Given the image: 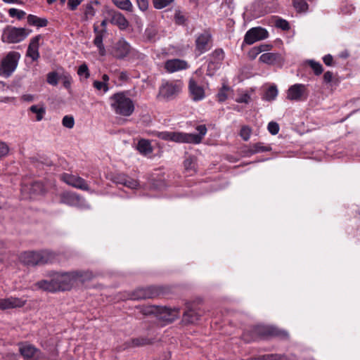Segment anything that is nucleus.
Returning a JSON list of instances; mask_svg holds the SVG:
<instances>
[{
	"instance_id": "f257e3e1",
	"label": "nucleus",
	"mask_w": 360,
	"mask_h": 360,
	"mask_svg": "<svg viewBox=\"0 0 360 360\" xmlns=\"http://www.w3.org/2000/svg\"><path fill=\"white\" fill-rule=\"evenodd\" d=\"M196 130L198 134L185 133L181 131H157L155 136L164 141H173L179 143H200L207 133V127L205 124L197 126Z\"/></svg>"
},
{
	"instance_id": "f03ea898",
	"label": "nucleus",
	"mask_w": 360,
	"mask_h": 360,
	"mask_svg": "<svg viewBox=\"0 0 360 360\" xmlns=\"http://www.w3.org/2000/svg\"><path fill=\"white\" fill-rule=\"evenodd\" d=\"M110 107L116 115L129 117L135 110L134 101L125 92H118L110 97Z\"/></svg>"
},
{
	"instance_id": "7ed1b4c3",
	"label": "nucleus",
	"mask_w": 360,
	"mask_h": 360,
	"mask_svg": "<svg viewBox=\"0 0 360 360\" xmlns=\"http://www.w3.org/2000/svg\"><path fill=\"white\" fill-rule=\"evenodd\" d=\"M145 315L155 314L156 317L165 324L170 323L177 319L180 314L179 308H168L167 307L149 306L142 310Z\"/></svg>"
},
{
	"instance_id": "20e7f679",
	"label": "nucleus",
	"mask_w": 360,
	"mask_h": 360,
	"mask_svg": "<svg viewBox=\"0 0 360 360\" xmlns=\"http://www.w3.org/2000/svg\"><path fill=\"white\" fill-rule=\"evenodd\" d=\"M53 259V253L48 250L25 252L20 257L21 262L27 266H32L50 263Z\"/></svg>"
},
{
	"instance_id": "39448f33",
	"label": "nucleus",
	"mask_w": 360,
	"mask_h": 360,
	"mask_svg": "<svg viewBox=\"0 0 360 360\" xmlns=\"http://www.w3.org/2000/svg\"><path fill=\"white\" fill-rule=\"evenodd\" d=\"M251 333L252 334L251 338L252 340H256L258 338H266L269 337H278L282 339L288 338V332L270 326H256L252 328Z\"/></svg>"
},
{
	"instance_id": "423d86ee",
	"label": "nucleus",
	"mask_w": 360,
	"mask_h": 360,
	"mask_svg": "<svg viewBox=\"0 0 360 360\" xmlns=\"http://www.w3.org/2000/svg\"><path fill=\"white\" fill-rule=\"evenodd\" d=\"M20 54L16 51H10L1 60L0 64V75L9 77L15 70Z\"/></svg>"
},
{
	"instance_id": "0eeeda50",
	"label": "nucleus",
	"mask_w": 360,
	"mask_h": 360,
	"mask_svg": "<svg viewBox=\"0 0 360 360\" xmlns=\"http://www.w3.org/2000/svg\"><path fill=\"white\" fill-rule=\"evenodd\" d=\"M165 290L162 286L140 288L132 292L130 298L134 300L152 299L165 295Z\"/></svg>"
},
{
	"instance_id": "6e6552de",
	"label": "nucleus",
	"mask_w": 360,
	"mask_h": 360,
	"mask_svg": "<svg viewBox=\"0 0 360 360\" xmlns=\"http://www.w3.org/2000/svg\"><path fill=\"white\" fill-rule=\"evenodd\" d=\"M25 28L8 27L4 30L2 41L7 43H18L24 40L30 34Z\"/></svg>"
},
{
	"instance_id": "1a4fd4ad",
	"label": "nucleus",
	"mask_w": 360,
	"mask_h": 360,
	"mask_svg": "<svg viewBox=\"0 0 360 360\" xmlns=\"http://www.w3.org/2000/svg\"><path fill=\"white\" fill-rule=\"evenodd\" d=\"M34 286L37 289L50 292L60 291L58 272H51L49 274L46 278L37 281L34 284Z\"/></svg>"
},
{
	"instance_id": "9d476101",
	"label": "nucleus",
	"mask_w": 360,
	"mask_h": 360,
	"mask_svg": "<svg viewBox=\"0 0 360 360\" xmlns=\"http://www.w3.org/2000/svg\"><path fill=\"white\" fill-rule=\"evenodd\" d=\"M180 83L167 82L161 85L158 97L166 101L174 99L181 91Z\"/></svg>"
},
{
	"instance_id": "9b49d317",
	"label": "nucleus",
	"mask_w": 360,
	"mask_h": 360,
	"mask_svg": "<svg viewBox=\"0 0 360 360\" xmlns=\"http://www.w3.org/2000/svg\"><path fill=\"white\" fill-rule=\"evenodd\" d=\"M268 37L269 32L266 29L261 27H252L245 33L242 47L245 44H253L256 41L266 39Z\"/></svg>"
},
{
	"instance_id": "f8f14e48",
	"label": "nucleus",
	"mask_w": 360,
	"mask_h": 360,
	"mask_svg": "<svg viewBox=\"0 0 360 360\" xmlns=\"http://www.w3.org/2000/svg\"><path fill=\"white\" fill-rule=\"evenodd\" d=\"M308 97L307 86L302 84H295L289 87L287 91V99L293 101H304Z\"/></svg>"
},
{
	"instance_id": "ddd939ff",
	"label": "nucleus",
	"mask_w": 360,
	"mask_h": 360,
	"mask_svg": "<svg viewBox=\"0 0 360 360\" xmlns=\"http://www.w3.org/2000/svg\"><path fill=\"white\" fill-rule=\"evenodd\" d=\"M212 46V35L207 32H204L199 34L195 39V51L198 55H201L206 51H209Z\"/></svg>"
},
{
	"instance_id": "4468645a",
	"label": "nucleus",
	"mask_w": 360,
	"mask_h": 360,
	"mask_svg": "<svg viewBox=\"0 0 360 360\" xmlns=\"http://www.w3.org/2000/svg\"><path fill=\"white\" fill-rule=\"evenodd\" d=\"M19 352L26 360H39L42 357L40 349L27 342L19 345Z\"/></svg>"
},
{
	"instance_id": "2eb2a0df",
	"label": "nucleus",
	"mask_w": 360,
	"mask_h": 360,
	"mask_svg": "<svg viewBox=\"0 0 360 360\" xmlns=\"http://www.w3.org/2000/svg\"><path fill=\"white\" fill-rule=\"evenodd\" d=\"M60 179L67 184L83 191H89V186L86 181L82 177L68 173H63L60 175Z\"/></svg>"
},
{
	"instance_id": "dca6fc26",
	"label": "nucleus",
	"mask_w": 360,
	"mask_h": 360,
	"mask_svg": "<svg viewBox=\"0 0 360 360\" xmlns=\"http://www.w3.org/2000/svg\"><path fill=\"white\" fill-rule=\"evenodd\" d=\"M131 51L130 44L124 39H119L114 46L113 54L117 59H124Z\"/></svg>"
},
{
	"instance_id": "f3484780",
	"label": "nucleus",
	"mask_w": 360,
	"mask_h": 360,
	"mask_svg": "<svg viewBox=\"0 0 360 360\" xmlns=\"http://www.w3.org/2000/svg\"><path fill=\"white\" fill-rule=\"evenodd\" d=\"M188 90L191 98L194 101H201L205 96L203 87L199 85L193 78L189 79Z\"/></svg>"
},
{
	"instance_id": "a211bd4d",
	"label": "nucleus",
	"mask_w": 360,
	"mask_h": 360,
	"mask_svg": "<svg viewBox=\"0 0 360 360\" xmlns=\"http://www.w3.org/2000/svg\"><path fill=\"white\" fill-rule=\"evenodd\" d=\"M60 291L70 290L75 283L73 271L58 272Z\"/></svg>"
},
{
	"instance_id": "6ab92c4d",
	"label": "nucleus",
	"mask_w": 360,
	"mask_h": 360,
	"mask_svg": "<svg viewBox=\"0 0 360 360\" xmlns=\"http://www.w3.org/2000/svg\"><path fill=\"white\" fill-rule=\"evenodd\" d=\"M165 69L169 73H173L177 71L186 70L189 65L188 63L181 59H169L165 63Z\"/></svg>"
},
{
	"instance_id": "aec40b11",
	"label": "nucleus",
	"mask_w": 360,
	"mask_h": 360,
	"mask_svg": "<svg viewBox=\"0 0 360 360\" xmlns=\"http://www.w3.org/2000/svg\"><path fill=\"white\" fill-rule=\"evenodd\" d=\"M27 300L22 298L10 297L5 299H0V309L5 310L23 307Z\"/></svg>"
},
{
	"instance_id": "412c9836",
	"label": "nucleus",
	"mask_w": 360,
	"mask_h": 360,
	"mask_svg": "<svg viewBox=\"0 0 360 360\" xmlns=\"http://www.w3.org/2000/svg\"><path fill=\"white\" fill-rule=\"evenodd\" d=\"M109 15L110 17V22L117 26L120 30H124L129 27V22L122 13L111 11L109 12Z\"/></svg>"
},
{
	"instance_id": "4be33fe9",
	"label": "nucleus",
	"mask_w": 360,
	"mask_h": 360,
	"mask_svg": "<svg viewBox=\"0 0 360 360\" xmlns=\"http://www.w3.org/2000/svg\"><path fill=\"white\" fill-rule=\"evenodd\" d=\"M82 200L79 195L72 192H64L60 196V202L69 206L79 207Z\"/></svg>"
},
{
	"instance_id": "5701e85b",
	"label": "nucleus",
	"mask_w": 360,
	"mask_h": 360,
	"mask_svg": "<svg viewBox=\"0 0 360 360\" xmlns=\"http://www.w3.org/2000/svg\"><path fill=\"white\" fill-rule=\"evenodd\" d=\"M41 39V35L38 34L34 37L30 42L27 48L26 56L31 58L33 61L37 60L39 58V41Z\"/></svg>"
},
{
	"instance_id": "b1692460",
	"label": "nucleus",
	"mask_w": 360,
	"mask_h": 360,
	"mask_svg": "<svg viewBox=\"0 0 360 360\" xmlns=\"http://www.w3.org/2000/svg\"><path fill=\"white\" fill-rule=\"evenodd\" d=\"M271 147L269 146H264L262 143L259 142L250 145L248 150L245 151L247 156H250L255 153H264L271 151Z\"/></svg>"
},
{
	"instance_id": "393cba45",
	"label": "nucleus",
	"mask_w": 360,
	"mask_h": 360,
	"mask_svg": "<svg viewBox=\"0 0 360 360\" xmlns=\"http://www.w3.org/2000/svg\"><path fill=\"white\" fill-rule=\"evenodd\" d=\"M200 314L194 309H189L184 311L182 321L186 324L195 323L200 319Z\"/></svg>"
},
{
	"instance_id": "a878e982",
	"label": "nucleus",
	"mask_w": 360,
	"mask_h": 360,
	"mask_svg": "<svg viewBox=\"0 0 360 360\" xmlns=\"http://www.w3.org/2000/svg\"><path fill=\"white\" fill-rule=\"evenodd\" d=\"M152 341L146 337H139L132 338L129 341L125 342L124 345L126 348L142 347L148 345H150Z\"/></svg>"
},
{
	"instance_id": "bb28decb",
	"label": "nucleus",
	"mask_w": 360,
	"mask_h": 360,
	"mask_svg": "<svg viewBox=\"0 0 360 360\" xmlns=\"http://www.w3.org/2000/svg\"><path fill=\"white\" fill-rule=\"evenodd\" d=\"M75 283L79 282L84 283L86 281L91 280L94 277V274L89 271H72Z\"/></svg>"
},
{
	"instance_id": "cd10ccee",
	"label": "nucleus",
	"mask_w": 360,
	"mask_h": 360,
	"mask_svg": "<svg viewBox=\"0 0 360 360\" xmlns=\"http://www.w3.org/2000/svg\"><path fill=\"white\" fill-rule=\"evenodd\" d=\"M27 19V23L30 25L36 26L37 27H44L48 25V20L46 18H39L34 15H28Z\"/></svg>"
},
{
	"instance_id": "c85d7f7f",
	"label": "nucleus",
	"mask_w": 360,
	"mask_h": 360,
	"mask_svg": "<svg viewBox=\"0 0 360 360\" xmlns=\"http://www.w3.org/2000/svg\"><path fill=\"white\" fill-rule=\"evenodd\" d=\"M137 150L142 155H146L153 152L150 142L146 139H141L137 144Z\"/></svg>"
},
{
	"instance_id": "c756f323",
	"label": "nucleus",
	"mask_w": 360,
	"mask_h": 360,
	"mask_svg": "<svg viewBox=\"0 0 360 360\" xmlns=\"http://www.w3.org/2000/svg\"><path fill=\"white\" fill-rule=\"evenodd\" d=\"M105 33L106 32L97 34L94 39V44L98 48L101 56H105L106 53L105 46L103 44V36Z\"/></svg>"
},
{
	"instance_id": "7c9ffc66",
	"label": "nucleus",
	"mask_w": 360,
	"mask_h": 360,
	"mask_svg": "<svg viewBox=\"0 0 360 360\" xmlns=\"http://www.w3.org/2000/svg\"><path fill=\"white\" fill-rule=\"evenodd\" d=\"M112 3L120 9L131 12L133 5L130 0H112Z\"/></svg>"
},
{
	"instance_id": "2f4dec72",
	"label": "nucleus",
	"mask_w": 360,
	"mask_h": 360,
	"mask_svg": "<svg viewBox=\"0 0 360 360\" xmlns=\"http://www.w3.org/2000/svg\"><path fill=\"white\" fill-rule=\"evenodd\" d=\"M184 166L188 172H191L190 174L196 172L195 158L193 156L186 158L184 162Z\"/></svg>"
},
{
	"instance_id": "473e14b6",
	"label": "nucleus",
	"mask_w": 360,
	"mask_h": 360,
	"mask_svg": "<svg viewBox=\"0 0 360 360\" xmlns=\"http://www.w3.org/2000/svg\"><path fill=\"white\" fill-rule=\"evenodd\" d=\"M278 95V89L276 86H271L265 91L263 99L271 101L274 100Z\"/></svg>"
},
{
	"instance_id": "72a5a7b5",
	"label": "nucleus",
	"mask_w": 360,
	"mask_h": 360,
	"mask_svg": "<svg viewBox=\"0 0 360 360\" xmlns=\"http://www.w3.org/2000/svg\"><path fill=\"white\" fill-rule=\"evenodd\" d=\"M158 34V30L154 25H149L144 32V36L148 41H154Z\"/></svg>"
},
{
	"instance_id": "f704fd0d",
	"label": "nucleus",
	"mask_w": 360,
	"mask_h": 360,
	"mask_svg": "<svg viewBox=\"0 0 360 360\" xmlns=\"http://www.w3.org/2000/svg\"><path fill=\"white\" fill-rule=\"evenodd\" d=\"M276 54L273 53H265L260 56L259 60L264 63L272 64L276 60Z\"/></svg>"
},
{
	"instance_id": "c9c22d12",
	"label": "nucleus",
	"mask_w": 360,
	"mask_h": 360,
	"mask_svg": "<svg viewBox=\"0 0 360 360\" xmlns=\"http://www.w3.org/2000/svg\"><path fill=\"white\" fill-rule=\"evenodd\" d=\"M30 110L32 112L35 113L37 115V121H41L43 119V117L46 112L45 108H44L43 106L39 108L36 105H32L30 108Z\"/></svg>"
},
{
	"instance_id": "e433bc0d",
	"label": "nucleus",
	"mask_w": 360,
	"mask_h": 360,
	"mask_svg": "<svg viewBox=\"0 0 360 360\" xmlns=\"http://www.w3.org/2000/svg\"><path fill=\"white\" fill-rule=\"evenodd\" d=\"M210 60H215L219 64L224 58V51L221 49H216L210 54Z\"/></svg>"
},
{
	"instance_id": "4c0bfd02",
	"label": "nucleus",
	"mask_w": 360,
	"mask_h": 360,
	"mask_svg": "<svg viewBox=\"0 0 360 360\" xmlns=\"http://www.w3.org/2000/svg\"><path fill=\"white\" fill-rule=\"evenodd\" d=\"M293 6L299 12L306 11L308 9V4L304 0H292Z\"/></svg>"
},
{
	"instance_id": "58836bf2",
	"label": "nucleus",
	"mask_w": 360,
	"mask_h": 360,
	"mask_svg": "<svg viewBox=\"0 0 360 360\" xmlns=\"http://www.w3.org/2000/svg\"><path fill=\"white\" fill-rule=\"evenodd\" d=\"M309 65L310 68L314 70V72L316 75H321L323 71L321 64L319 62L310 60H309Z\"/></svg>"
},
{
	"instance_id": "ea45409f",
	"label": "nucleus",
	"mask_w": 360,
	"mask_h": 360,
	"mask_svg": "<svg viewBox=\"0 0 360 360\" xmlns=\"http://www.w3.org/2000/svg\"><path fill=\"white\" fill-rule=\"evenodd\" d=\"M8 15L11 18H17L18 20H21L25 16L26 13L22 10L12 8L8 10Z\"/></svg>"
},
{
	"instance_id": "a19ab883",
	"label": "nucleus",
	"mask_w": 360,
	"mask_h": 360,
	"mask_svg": "<svg viewBox=\"0 0 360 360\" xmlns=\"http://www.w3.org/2000/svg\"><path fill=\"white\" fill-rule=\"evenodd\" d=\"M219 68V64L218 62L215 60H210L208 62L207 75L209 76H212L215 71Z\"/></svg>"
},
{
	"instance_id": "79ce46f5",
	"label": "nucleus",
	"mask_w": 360,
	"mask_h": 360,
	"mask_svg": "<svg viewBox=\"0 0 360 360\" xmlns=\"http://www.w3.org/2000/svg\"><path fill=\"white\" fill-rule=\"evenodd\" d=\"M44 190V185L39 181H35L31 184L30 191L34 194L42 193Z\"/></svg>"
},
{
	"instance_id": "37998d69",
	"label": "nucleus",
	"mask_w": 360,
	"mask_h": 360,
	"mask_svg": "<svg viewBox=\"0 0 360 360\" xmlns=\"http://www.w3.org/2000/svg\"><path fill=\"white\" fill-rule=\"evenodd\" d=\"M174 0H153V6L156 9H162L171 3H172Z\"/></svg>"
},
{
	"instance_id": "c03bdc74",
	"label": "nucleus",
	"mask_w": 360,
	"mask_h": 360,
	"mask_svg": "<svg viewBox=\"0 0 360 360\" xmlns=\"http://www.w3.org/2000/svg\"><path fill=\"white\" fill-rule=\"evenodd\" d=\"M63 125L68 129H72L75 125V120L74 117L71 115H65L63 117L62 120Z\"/></svg>"
},
{
	"instance_id": "a18cd8bd",
	"label": "nucleus",
	"mask_w": 360,
	"mask_h": 360,
	"mask_svg": "<svg viewBox=\"0 0 360 360\" xmlns=\"http://www.w3.org/2000/svg\"><path fill=\"white\" fill-rule=\"evenodd\" d=\"M46 81L49 84L56 86L58 83V76L57 72H51L48 73Z\"/></svg>"
},
{
	"instance_id": "49530a36",
	"label": "nucleus",
	"mask_w": 360,
	"mask_h": 360,
	"mask_svg": "<svg viewBox=\"0 0 360 360\" xmlns=\"http://www.w3.org/2000/svg\"><path fill=\"white\" fill-rule=\"evenodd\" d=\"M229 90V87L226 85H224L222 88L219 90V93L217 94V98L219 102H224L227 99L228 95L226 92Z\"/></svg>"
},
{
	"instance_id": "de8ad7c7",
	"label": "nucleus",
	"mask_w": 360,
	"mask_h": 360,
	"mask_svg": "<svg viewBox=\"0 0 360 360\" xmlns=\"http://www.w3.org/2000/svg\"><path fill=\"white\" fill-rule=\"evenodd\" d=\"M174 21L177 25H184L186 21V16L180 11H176L174 13Z\"/></svg>"
},
{
	"instance_id": "09e8293b",
	"label": "nucleus",
	"mask_w": 360,
	"mask_h": 360,
	"mask_svg": "<svg viewBox=\"0 0 360 360\" xmlns=\"http://www.w3.org/2000/svg\"><path fill=\"white\" fill-rule=\"evenodd\" d=\"M138 185L139 184L136 180L131 179L127 176H125V180L124 181L123 186L134 189L137 188Z\"/></svg>"
},
{
	"instance_id": "8fccbe9b",
	"label": "nucleus",
	"mask_w": 360,
	"mask_h": 360,
	"mask_svg": "<svg viewBox=\"0 0 360 360\" xmlns=\"http://www.w3.org/2000/svg\"><path fill=\"white\" fill-rule=\"evenodd\" d=\"M275 25L278 28H281L282 30H288L290 29L289 22L283 19L279 18L276 20Z\"/></svg>"
},
{
	"instance_id": "3c124183",
	"label": "nucleus",
	"mask_w": 360,
	"mask_h": 360,
	"mask_svg": "<svg viewBox=\"0 0 360 360\" xmlns=\"http://www.w3.org/2000/svg\"><path fill=\"white\" fill-rule=\"evenodd\" d=\"M251 134V129L248 126H243L240 131V136L244 141H248Z\"/></svg>"
},
{
	"instance_id": "603ef678",
	"label": "nucleus",
	"mask_w": 360,
	"mask_h": 360,
	"mask_svg": "<svg viewBox=\"0 0 360 360\" xmlns=\"http://www.w3.org/2000/svg\"><path fill=\"white\" fill-rule=\"evenodd\" d=\"M77 74L80 77L84 76L86 79L89 78V68H88V66L86 65V64L83 63L79 67L78 70H77Z\"/></svg>"
},
{
	"instance_id": "864d4df0",
	"label": "nucleus",
	"mask_w": 360,
	"mask_h": 360,
	"mask_svg": "<svg viewBox=\"0 0 360 360\" xmlns=\"http://www.w3.org/2000/svg\"><path fill=\"white\" fill-rule=\"evenodd\" d=\"M267 129L272 135H276L279 131V125L277 122H270L268 124Z\"/></svg>"
},
{
	"instance_id": "5fc2aeb1",
	"label": "nucleus",
	"mask_w": 360,
	"mask_h": 360,
	"mask_svg": "<svg viewBox=\"0 0 360 360\" xmlns=\"http://www.w3.org/2000/svg\"><path fill=\"white\" fill-rule=\"evenodd\" d=\"M264 360H288V359L282 355L278 354H266L263 355Z\"/></svg>"
},
{
	"instance_id": "6e6d98bb",
	"label": "nucleus",
	"mask_w": 360,
	"mask_h": 360,
	"mask_svg": "<svg viewBox=\"0 0 360 360\" xmlns=\"http://www.w3.org/2000/svg\"><path fill=\"white\" fill-rule=\"evenodd\" d=\"M94 87L98 90L103 89L104 92H107L109 89L108 85L107 83L100 82V81H94Z\"/></svg>"
},
{
	"instance_id": "4d7b16f0",
	"label": "nucleus",
	"mask_w": 360,
	"mask_h": 360,
	"mask_svg": "<svg viewBox=\"0 0 360 360\" xmlns=\"http://www.w3.org/2000/svg\"><path fill=\"white\" fill-rule=\"evenodd\" d=\"M125 174H117L113 175V176L112 177V181L115 184L123 185L124 181L125 180Z\"/></svg>"
},
{
	"instance_id": "13d9d810",
	"label": "nucleus",
	"mask_w": 360,
	"mask_h": 360,
	"mask_svg": "<svg viewBox=\"0 0 360 360\" xmlns=\"http://www.w3.org/2000/svg\"><path fill=\"white\" fill-rule=\"evenodd\" d=\"M63 86L66 89H70L72 83V77L69 75H64L62 77Z\"/></svg>"
},
{
	"instance_id": "bf43d9fd",
	"label": "nucleus",
	"mask_w": 360,
	"mask_h": 360,
	"mask_svg": "<svg viewBox=\"0 0 360 360\" xmlns=\"http://www.w3.org/2000/svg\"><path fill=\"white\" fill-rule=\"evenodd\" d=\"M139 9L142 11H145L148 8V0H136Z\"/></svg>"
},
{
	"instance_id": "052dcab7",
	"label": "nucleus",
	"mask_w": 360,
	"mask_h": 360,
	"mask_svg": "<svg viewBox=\"0 0 360 360\" xmlns=\"http://www.w3.org/2000/svg\"><path fill=\"white\" fill-rule=\"evenodd\" d=\"M8 146L4 142H0V158L5 156L8 153Z\"/></svg>"
},
{
	"instance_id": "680f3d73",
	"label": "nucleus",
	"mask_w": 360,
	"mask_h": 360,
	"mask_svg": "<svg viewBox=\"0 0 360 360\" xmlns=\"http://www.w3.org/2000/svg\"><path fill=\"white\" fill-rule=\"evenodd\" d=\"M83 0H68V6L70 10L74 11L82 3Z\"/></svg>"
},
{
	"instance_id": "e2e57ef3",
	"label": "nucleus",
	"mask_w": 360,
	"mask_h": 360,
	"mask_svg": "<svg viewBox=\"0 0 360 360\" xmlns=\"http://www.w3.org/2000/svg\"><path fill=\"white\" fill-rule=\"evenodd\" d=\"M323 61L327 66L333 65V58L330 54L326 55L323 58Z\"/></svg>"
},
{
	"instance_id": "0e129e2a",
	"label": "nucleus",
	"mask_w": 360,
	"mask_h": 360,
	"mask_svg": "<svg viewBox=\"0 0 360 360\" xmlns=\"http://www.w3.org/2000/svg\"><path fill=\"white\" fill-rule=\"evenodd\" d=\"M250 100V96L245 94L242 95L240 98L236 99V101L240 103H248Z\"/></svg>"
},
{
	"instance_id": "69168bd1",
	"label": "nucleus",
	"mask_w": 360,
	"mask_h": 360,
	"mask_svg": "<svg viewBox=\"0 0 360 360\" xmlns=\"http://www.w3.org/2000/svg\"><path fill=\"white\" fill-rule=\"evenodd\" d=\"M333 79V73L330 71H327L323 75V81L326 83H330Z\"/></svg>"
},
{
	"instance_id": "338daca9",
	"label": "nucleus",
	"mask_w": 360,
	"mask_h": 360,
	"mask_svg": "<svg viewBox=\"0 0 360 360\" xmlns=\"http://www.w3.org/2000/svg\"><path fill=\"white\" fill-rule=\"evenodd\" d=\"M256 48L257 49L259 53H260L262 52L269 50L271 48V46L269 44H261L258 46H256Z\"/></svg>"
},
{
	"instance_id": "774afa93",
	"label": "nucleus",
	"mask_w": 360,
	"mask_h": 360,
	"mask_svg": "<svg viewBox=\"0 0 360 360\" xmlns=\"http://www.w3.org/2000/svg\"><path fill=\"white\" fill-rule=\"evenodd\" d=\"M95 14V11H94V9L93 8V6L90 4H89L87 6H86V11H85V15L86 16H94Z\"/></svg>"
}]
</instances>
